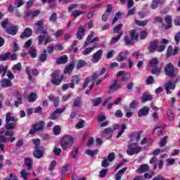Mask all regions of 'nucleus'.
<instances>
[{"mask_svg":"<svg viewBox=\"0 0 180 180\" xmlns=\"http://www.w3.org/2000/svg\"><path fill=\"white\" fill-rule=\"evenodd\" d=\"M44 129V122H39L33 125V129L30 130V134H36L37 131H41Z\"/></svg>","mask_w":180,"mask_h":180,"instance_id":"nucleus-4","label":"nucleus"},{"mask_svg":"<svg viewBox=\"0 0 180 180\" xmlns=\"http://www.w3.org/2000/svg\"><path fill=\"white\" fill-rule=\"evenodd\" d=\"M35 25L38 26L36 30V33H40V32L42 30L44 27L43 25H44V22H43L42 20H38L36 22Z\"/></svg>","mask_w":180,"mask_h":180,"instance_id":"nucleus-34","label":"nucleus"},{"mask_svg":"<svg viewBox=\"0 0 180 180\" xmlns=\"http://www.w3.org/2000/svg\"><path fill=\"white\" fill-rule=\"evenodd\" d=\"M116 130H120L117 135V139H119L122 136V134L124 133V130H126V125L122 124L119 125L118 124H115L114 125L113 129L112 128H106L104 129L103 133L105 134H110V133H113V131H116Z\"/></svg>","mask_w":180,"mask_h":180,"instance_id":"nucleus-1","label":"nucleus"},{"mask_svg":"<svg viewBox=\"0 0 180 180\" xmlns=\"http://www.w3.org/2000/svg\"><path fill=\"white\" fill-rule=\"evenodd\" d=\"M44 155V150H43V148H38V149H35L34 150V156L35 157V158H43V156Z\"/></svg>","mask_w":180,"mask_h":180,"instance_id":"nucleus-21","label":"nucleus"},{"mask_svg":"<svg viewBox=\"0 0 180 180\" xmlns=\"http://www.w3.org/2000/svg\"><path fill=\"white\" fill-rule=\"evenodd\" d=\"M112 9L113 8L110 4L107 5V8L104 14L102 15V20H103V22H106V20H108V18H109V15L112 13Z\"/></svg>","mask_w":180,"mask_h":180,"instance_id":"nucleus-12","label":"nucleus"},{"mask_svg":"<svg viewBox=\"0 0 180 180\" xmlns=\"http://www.w3.org/2000/svg\"><path fill=\"white\" fill-rule=\"evenodd\" d=\"M75 66V65H74V63L68 65L64 70V73L65 74H70V72H72V70H74Z\"/></svg>","mask_w":180,"mask_h":180,"instance_id":"nucleus-35","label":"nucleus"},{"mask_svg":"<svg viewBox=\"0 0 180 180\" xmlns=\"http://www.w3.org/2000/svg\"><path fill=\"white\" fill-rule=\"evenodd\" d=\"M63 82V75H60L59 73H53L52 74L51 82L53 85L57 86L60 85Z\"/></svg>","mask_w":180,"mask_h":180,"instance_id":"nucleus-6","label":"nucleus"},{"mask_svg":"<svg viewBox=\"0 0 180 180\" xmlns=\"http://www.w3.org/2000/svg\"><path fill=\"white\" fill-rule=\"evenodd\" d=\"M124 41L126 46H133L134 44V39L127 35L124 37Z\"/></svg>","mask_w":180,"mask_h":180,"instance_id":"nucleus-27","label":"nucleus"},{"mask_svg":"<svg viewBox=\"0 0 180 180\" xmlns=\"http://www.w3.org/2000/svg\"><path fill=\"white\" fill-rule=\"evenodd\" d=\"M161 4V1L160 0H153L150 5L151 9H157L158 8V5Z\"/></svg>","mask_w":180,"mask_h":180,"instance_id":"nucleus-46","label":"nucleus"},{"mask_svg":"<svg viewBox=\"0 0 180 180\" xmlns=\"http://www.w3.org/2000/svg\"><path fill=\"white\" fill-rule=\"evenodd\" d=\"M173 51H174V48H172V46H169L167 48V57H171V56H172Z\"/></svg>","mask_w":180,"mask_h":180,"instance_id":"nucleus-63","label":"nucleus"},{"mask_svg":"<svg viewBox=\"0 0 180 180\" xmlns=\"http://www.w3.org/2000/svg\"><path fill=\"white\" fill-rule=\"evenodd\" d=\"M83 13H84V11H79L78 10H74L72 11V16L73 18H75V19H77V18H78L79 16H81V15H83Z\"/></svg>","mask_w":180,"mask_h":180,"instance_id":"nucleus-48","label":"nucleus"},{"mask_svg":"<svg viewBox=\"0 0 180 180\" xmlns=\"http://www.w3.org/2000/svg\"><path fill=\"white\" fill-rule=\"evenodd\" d=\"M123 27V24H119L118 25L115 26L113 29V33H117L118 34H120V32L123 33V31L122 30Z\"/></svg>","mask_w":180,"mask_h":180,"instance_id":"nucleus-42","label":"nucleus"},{"mask_svg":"<svg viewBox=\"0 0 180 180\" xmlns=\"http://www.w3.org/2000/svg\"><path fill=\"white\" fill-rule=\"evenodd\" d=\"M153 95L145 93L142 96V102L144 103L146 102H148V101H153Z\"/></svg>","mask_w":180,"mask_h":180,"instance_id":"nucleus-30","label":"nucleus"},{"mask_svg":"<svg viewBox=\"0 0 180 180\" xmlns=\"http://www.w3.org/2000/svg\"><path fill=\"white\" fill-rule=\"evenodd\" d=\"M33 33L32 28H26L24 32L21 34L20 38L21 39H27V37H30Z\"/></svg>","mask_w":180,"mask_h":180,"instance_id":"nucleus-19","label":"nucleus"},{"mask_svg":"<svg viewBox=\"0 0 180 180\" xmlns=\"http://www.w3.org/2000/svg\"><path fill=\"white\" fill-rule=\"evenodd\" d=\"M101 166L103 168H108L109 167V160L106 159V158H103V160L102 161Z\"/></svg>","mask_w":180,"mask_h":180,"instance_id":"nucleus-61","label":"nucleus"},{"mask_svg":"<svg viewBox=\"0 0 180 180\" xmlns=\"http://www.w3.org/2000/svg\"><path fill=\"white\" fill-rule=\"evenodd\" d=\"M72 106L73 108H81V106H82V98L81 97L75 98Z\"/></svg>","mask_w":180,"mask_h":180,"instance_id":"nucleus-23","label":"nucleus"},{"mask_svg":"<svg viewBox=\"0 0 180 180\" xmlns=\"http://www.w3.org/2000/svg\"><path fill=\"white\" fill-rule=\"evenodd\" d=\"M53 132L55 136H58L61 133V127L60 125H56L53 128Z\"/></svg>","mask_w":180,"mask_h":180,"instance_id":"nucleus-45","label":"nucleus"},{"mask_svg":"<svg viewBox=\"0 0 180 180\" xmlns=\"http://www.w3.org/2000/svg\"><path fill=\"white\" fill-rule=\"evenodd\" d=\"M0 85L3 88H9V87L12 86V85H13V84H12V82L11 81V79H1L0 81Z\"/></svg>","mask_w":180,"mask_h":180,"instance_id":"nucleus-17","label":"nucleus"},{"mask_svg":"<svg viewBox=\"0 0 180 180\" xmlns=\"http://www.w3.org/2000/svg\"><path fill=\"white\" fill-rule=\"evenodd\" d=\"M47 60V50L44 49L43 53L39 56V61L44 63Z\"/></svg>","mask_w":180,"mask_h":180,"instance_id":"nucleus-36","label":"nucleus"},{"mask_svg":"<svg viewBox=\"0 0 180 180\" xmlns=\"http://www.w3.org/2000/svg\"><path fill=\"white\" fill-rule=\"evenodd\" d=\"M30 54L32 58H36L37 57V49L36 48L32 46L30 49Z\"/></svg>","mask_w":180,"mask_h":180,"instance_id":"nucleus-41","label":"nucleus"},{"mask_svg":"<svg viewBox=\"0 0 180 180\" xmlns=\"http://www.w3.org/2000/svg\"><path fill=\"white\" fill-rule=\"evenodd\" d=\"M165 72L168 77L175 76V68L172 63L167 64L165 68Z\"/></svg>","mask_w":180,"mask_h":180,"instance_id":"nucleus-7","label":"nucleus"},{"mask_svg":"<svg viewBox=\"0 0 180 180\" xmlns=\"http://www.w3.org/2000/svg\"><path fill=\"white\" fill-rule=\"evenodd\" d=\"M48 98L49 99V101H51L52 102H53L54 106L56 107L58 106V103L60 102V98L55 96L53 94H51L48 96Z\"/></svg>","mask_w":180,"mask_h":180,"instance_id":"nucleus-24","label":"nucleus"},{"mask_svg":"<svg viewBox=\"0 0 180 180\" xmlns=\"http://www.w3.org/2000/svg\"><path fill=\"white\" fill-rule=\"evenodd\" d=\"M57 19H58V18L57 17V13H52L49 17V20L52 23H57Z\"/></svg>","mask_w":180,"mask_h":180,"instance_id":"nucleus-50","label":"nucleus"},{"mask_svg":"<svg viewBox=\"0 0 180 180\" xmlns=\"http://www.w3.org/2000/svg\"><path fill=\"white\" fill-rule=\"evenodd\" d=\"M160 44V41L158 40L155 39L154 41L150 42V45L148 47V50L150 53H154L158 47V45Z\"/></svg>","mask_w":180,"mask_h":180,"instance_id":"nucleus-16","label":"nucleus"},{"mask_svg":"<svg viewBox=\"0 0 180 180\" xmlns=\"http://www.w3.org/2000/svg\"><path fill=\"white\" fill-rule=\"evenodd\" d=\"M127 148L128 155H135L141 153V148L138 146L137 143L128 142Z\"/></svg>","mask_w":180,"mask_h":180,"instance_id":"nucleus-2","label":"nucleus"},{"mask_svg":"<svg viewBox=\"0 0 180 180\" xmlns=\"http://www.w3.org/2000/svg\"><path fill=\"white\" fill-rule=\"evenodd\" d=\"M8 34H11V36H15L18 33V27L12 26L8 27L6 30Z\"/></svg>","mask_w":180,"mask_h":180,"instance_id":"nucleus-25","label":"nucleus"},{"mask_svg":"<svg viewBox=\"0 0 180 180\" xmlns=\"http://www.w3.org/2000/svg\"><path fill=\"white\" fill-rule=\"evenodd\" d=\"M86 153L87 155H91L92 157L93 155H96V154H98V150H87Z\"/></svg>","mask_w":180,"mask_h":180,"instance_id":"nucleus-62","label":"nucleus"},{"mask_svg":"<svg viewBox=\"0 0 180 180\" xmlns=\"http://www.w3.org/2000/svg\"><path fill=\"white\" fill-rule=\"evenodd\" d=\"M122 36H123V32H120V34H118L117 37L112 38L110 41L111 44H116V43L120 40Z\"/></svg>","mask_w":180,"mask_h":180,"instance_id":"nucleus-44","label":"nucleus"},{"mask_svg":"<svg viewBox=\"0 0 180 180\" xmlns=\"http://www.w3.org/2000/svg\"><path fill=\"white\" fill-rule=\"evenodd\" d=\"M5 127L6 130H15L16 129V124L13 122H6Z\"/></svg>","mask_w":180,"mask_h":180,"instance_id":"nucleus-33","label":"nucleus"},{"mask_svg":"<svg viewBox=\"0 0 180 180\" xmlns=\"http://www.w3.org/2000/svg\"><path fill=\"white\" fill-rule=\"evenodd\" d=\"M6 122L18 123V119H16L11 112H7L6 115Z\"/></svg>","mask_w":180,"mask_h":180,"instance_id":"nucleus-20","label":"nucleus"},{"mask_svg":"<svg viewBox=\"0 0 180 180\" xmlns=\"http://www.w3.org/2000/svg\"><path fill=\"white\" fill-rule=\"evenodd\" d=\"M68 88H74V83L65 84H63L62 86V89L63 91H67Z\"/></svg>","mask_w":180,"mask_h":180,"instance_id":"nucleus-58","label":"nucleus"},{"mask_svg":"<svg viewBox=\"0 0 180 180\" xmlns=\"http://www.w3.org/2000/svg\"><path fill=\"white\" fill-rule=\"evenodd\" d=\"M141 134H143V131H136L131 134L129 143H137L140 141V140H141Z\"/></svg>","mask_w":180,"mask_h":180,"instance_id":"nucleus-5","label":"nucleus"},{"mask_svg":"<svg viewBox=\"0 0 180 180\" xmlns=\"http://www.w3.org/2000/svg\"><path fill=\"white\" fill-rule=\"evenodd\" d=\"M165 22L167 23V25L165 27L166 30H169L172 27V17L167 15L165 18Z\"/></svg>","mask_w":180,"mask_h":180,"instance_id":"nucleus-26","label":"nucleus"},{"mask_svg":"<svg viewBox=\"0 0 180 180\" xmlns=\"http://www.w3.org/2000/svg\"><path fill=\"white\" fill-rule=\"evenodd\" d=\"M92 103H94V106H98L99 103H102V98L98 97L96 98H94L91 100Z\"/></svg>","mask_w":180,"mask_h":180,"instance_id":"nucleus-51","label":"nucleus"},{"mask_svg":"<svg viewBox=\"0 0 180 180\" xmlns=\"http://www.w3.org/2000/svg\"><path fill=\"white\" fill-rule=\"evenodd\" d=\"M127 56H129V51L120 52L117 57V61H118V63H122V61H124V60L127 58Z\"/></svg>","mask_w":180,"mask_h":180,"instance_id":"nucleus-13","label":"nucleus"},{"mask_svg":"<svg viewBox=\"0 0 180 180\" xmlns=\"http://www.w3.org/2000/svg\"><path fill=\"white\" fill-rule=\"evenodd\" d=\"M17 100L15 101V105L16 108L19 106V105H22V95L19 93L17 94L16 96Z\"/></svg>","mask_w":180,"mask_h":180,"instance_id":"nucleus-43","label":"nucleus"},{"mask_svg":"<svg viewBox=\"0 0 180 180\" xmlns=\"http://www.w3.org/2000/svg\"><path fill=\"white\" fill-rule=\"evenodd\" d=\"M148 165L145 164L140 166V167L138 169L139 174H143V172H147L149 169Z\"/></svg>","mask_w":180,"mask_h":180,"instance_id":"nucleus-31","label":"nucleus"},{"mask_svg":"<svg viewBox=\"0 0 180 180\" xmlns=\"http://www.w3.org/2000/svg\"><path fill=\"white\" fill-rule=\"evenodd\" d=\"M13 129H9L8 131H5V129H1L0 131H3V136L5 137V136H8L10 137H12L14 134V131H13Z\"/></svg>","mask_w":180,"mask_h":180,"instance_id":"nucleus-39","label":"nucleus"},{"mask_svg":"<svg viewBox=\"0 0 180 180\" xmlns=\"http://www.w3.org/2000/svg\"><path fill=\"white\" fill-rule=\"evenodd\" d=\"M115 158H116V156L115 155V153H110L108 155L107 160H108L109 162H112L115 161Z\"/></svg>","mask_w":180,"mask_h":180,"instance_id":"nucleus-57","label":"nucleus"},{"mask_svg":"<svg viewBox=\"0 0 180 180\" xmlns=\"http://www.w3.org/2000/svg\"><path fill=\"white\" fill-rule=\"evenodd\" d=\"M65 110V107L63 108H58L53 112L49 116V119L51 120H56L61 113H63Z\"/></svg>","mask_w":180,"mask_h":180,"instance_id":"nucleus-10","label":"nucleus"},{"mask_svg":"<svg viewBox=\"0 0 180 180\" xmlns=\"http://www.w3.org/2000/svg\"><path fill=\"white\" fill-rule=\"evenodd\" d=\"M150 112V108L143 107L138 111L139 117H143V116H147Z\"/></svg>","mask_w":180,"mask_h":180,"instance_id":"nucleus-18","label":"nucleus"},{"mask_svg":"<svg viewBox=\"0 0 180 180\" xmlns=\"http://www.w3.org/2000/svg\"><path fill=\"white\" fill-rule=\"evenodd\" d=\"M33 143L34 144L35 150L40 148V139H34Z\"/></svg>","mask_w":180,"mask_h":180,"instance_id":"nucleus-60","label":"nucleus"},{"mask_svg":"<svg viewBox=\"0 0 180 180\" xmlns=\"http://www.w3.org/2000/svg\"><path fill=\"white\" fill-rule=\"evenodd\" d=\"M103 55V50L99 49L97 52L93 54L91 58V61L94 64L99 63L101 58H102V56Z\"/></svg>","mask_w":180,"mask_h":180,"instance_id":"nucleus-9","label":"nucleus"},{"mask_svg":"<svg viewBox=\"0 0 180 180\" xmlns=\"http://www.w3.org/2000/svg\"><path fill=\"white\" fill-rule=\"evenodd\" d=\"M73 144L74 138L70 135L65 136L60 141V146L62 147L63 150H67V148L72 147Z\"/></svg>","mask_w":180,"mask_h":180,"instance_id":"nucleus-3","label":"nucleus"},{"mask_svg":"<svg viewBox=\"0 0 180 180\" xmlns=\"http://www.w3.org/2000/svg\"><path fill=\"white\" fill-rule=\"evenodd\" d=\"M176 86V84H175V82H173L172 81L167 82L166 84H165V88L167 91V94H171L169 90L172 89V91H174Z\"/></svg>","mask_w":180,"mask_h":180,"instance_id":"nucleus-15","label":"nucleus"},{"mask_svg":"<svg viewBox=\"0 0 180 180\" xmlns=\"http://www.w3.org/2000/svg\"><path fill=\"white\" fill-rule=\"evenodd\" d=\"M85 65H86V61L84 60H79L77 61L76 68L77 70H81V68H83V67H85Z\"/></svg>","mask_w":180,"mask_h":180,"instance_id":"nucleus-37","label":"nucleus"},{"mask_svg":"<svg viewBox=\"0 0 180 180\" xmlns=\"http://www.w3.org/2000/svg\"><path fill=\"white\" fill-rule=\"evenodd\" d=\"M130 37L134 40H137L139 39V34L136 33V30H132L130 31Z\"/></svg>","mask_w":180,"mask_h":180,"instance_id":"nucleus-53","label":"nucleus"},{"mask_svg":"<svg viewBox=\"0 0 180 180\" xmlns=\"http://www.w3.org/2000/svg\"><path fill=\"white\" fill-rule=\"evenodd\" d=\"M153 110H154V112L152 114V117L153 119V120H158V108L156 106L153 107Z\"/></svg>","mask_w":180,"mask_h":180,"instance_id":"nucleus-38","label":"nucleus"},{"mask_svg":"<svg viewBox=\"0 0 180 180\" xmlns=\"http://www.w3.org/2000/svg\"><path fill=\"white\" fill-rule=\"evenodd\" d=\"M11 56L10 52H7L4 54H2L0 56V61H6L8 58H9V56Z\"/></svg>","mask_w":180,"mask_h":180,"instance_id":"nucleus-52","label":"nucleus"},{"mask_svg":"<svg viewBox=\"0 0 180 180\" xmlns=\"http://www.w3.org/2000/svg\"><path fill=\"white\" fill-rule=\"evenodd\" d=\"M78 151L79 148H75V150H73L71 153L72 158H74L75 160L77 159V157L78 156Z\"/></svg>","mask_w":180,"mask_h":180,"instance_id":"nucleus-59","label":"nucleus"},{"mask_svg":"<svg viewBox=\"0 0 180 180\" xmlns=\"http://www.w3.org/2000/svg\"><path fill=\"white\" fill-rule=\"evenodd\" d=\"M134 22H135L136 25H137L138 26H142V27L146 26V25L148 23V20H145L143 21L135 20Z\"/></svg>","mask_w":180,"mask_h":180,"instance_id":"nucleus-49","label":"nucleus"},{"mask_svg":"<svg viewBox=\"0 0 180 180\" xmlns=\"http://www.w3.org/2000/svg\"><path fill=\"white\" fill-rule=\"evenodd\" d=\"M36 99H37V95H36V94H31L28 96L29 102H34Z\"/></svg>","mask_w":180,"mask_h":180,"instance_id":"nucleus-56","label":"nucleus"},{"mask_svg":"<svg viewBox=\"0 0 180 180\" xmlns=\"http://www.w3.org/2000/svg\"><path fill=\"white\" fill-rule=\"evenodd\" d=\"M174 40L176 41V44H179V40H180V32H177L174 35Z\"/></svg>","mask_w":180,"mask_h":180,"instance_id":"nucleus-64","label":"nucleus"},{"mask_svg":"<svg viewBox=\"0 0 180 180\" xmlns=\"http://www.w3.org/2000/svg\"><path fill=\"white\" fill-rule=\"evenodd\" d=\"M22 178L24 180H27V178L29 177V176L30 175V173L26 172L25 169H22L20 172Z\"/></svg>","mask_w":180,"mask_h":180,"instance_id":"nucleus-47","label":"nucleus"},{"mask_svg":"<svg viewBox=\"0 0 180 180\" xmlns=\"http://www.w3.org/2000/svg\"><path fill=\"white\" fill-rule=\"evenodd\" d=\"M150 64L153 68L157 67V65H158V58H152L151 60L150 61Z\"/></svg>","mask_w":180,"mask_h":180,"instance_id":"nucleus-54","label":"nucleus"},{"mask_svg":"<svg viewBox=\"0 0 180 180\" xmlns=\"http://www.w3.org/2000/svg\"><path fill=\"white\" fill-rule=\"evenodd\" d=\"M5 140H6V138L4 136V131H0V150H1L5 148V145H4Z\"/></svg>","mask_w":180,"mask_h":180,"instance_id":"nucleus-32","label":"nucleus"},{"mask_svg":"<svg viewBox=\"0 0 180 180\" xmlns=\"http://www.w3.org/2000/svg\"><path fill=\"white\" fill-rule=\"evenodd\" d=\"M6 71H8V68L5 67V66H0V74L1 75L2 78H4V77H5L6 74Z\"/></svg>","mask_w":180,"mask_h":180,"instance_id":"nucleus-55","label":"nucleus"},{"mask_svg":"<svg viewBox=\"0 0 180 180\" xmlns=\"http://www.w3.org/2000/svg\"><path fill=\"white\" fill-rule=\"evenodd\" d=\"M25 165H26L27 169L28 171L33 169V159L30 158H26L25 159Z\"/></svg>","mask_w":180,"mask_h":180,"instance_id":"nucleus-22","label":"nucleus"},{"mask_svg":"<svg viewBox=\"0 0 180 180\" xmlns=\"http://www.w3.org/2000/svg\"><path fill=\"white\" fill-rule=\"evenodd\" d=\"M95 49H98L97 45H95L90 48H86L82 52L83 56H88V54H91V53H92V51H94Z\"/></svg>","mask_w":180,"mask_h":180,"instance_id":"nucleus-29","label":"nucleus"},{"mask_svg":"<svg viewBox=\"0 0 180 180\" xmlns=\"http://www.w3.org/2000/svg\"><path fill=\"white\" fill-rule=\"evenodd\" d=\"M84 36H85V28L82 25H80L77 30L76 37L78 40H82Z\"/></svg>","mask_w":180,"mask_h":180,"instance_id":"nucleus-14","label":"nucleus"},{"mask_svg":"<svg viewBox=\"0 0 180 180\" xmlns=\"http://www.w3.org/2000/svg\"><path fill=\"white\" fill-rule=\"evenodd\" d=\"M40 15V11L36 10L34 11H27L26 13V16L28 18H36Z\"/></svg>","mask_w":180,"mask_h":180,"instance_id":"nucleus-28","label":"nucleus"},{"mask_svg":"<svg viewBox=\"0 0 180 180\" xmlns=\"http://www.w3.org/2000/svg\"><path fill=\"white\" fill-rule=\"evenodd\" d=\"M68 61V57L63 56L56 60L57 64H65Z\"/></svg>","mask_w":180,"mask_h":180,"instance_id":"nucleus-40","label":"nucleus"},{"mask_svg":"<svg viewBox=\"0 0 180 180\" xmlns=\"http://www.w3.org/2000/svg\"><path fill=\"white\" fill-rule=\"evenodd\" d=\"M95 32H91V34L87 37L86 41L84 42V47H88L91 43H96V41H99V37H95Z\"/></svg>","mask_w":180,"mask_h":180,"instance_id":"nucleus-8","label":"nucleus"},{"mask_svg":"<svg viewBox=\"0 0 180 180\" xmlns=\"http://www.w3.org/2000/svg\"><path fill=\"white\" fill-rule=\"evenodd\" d=\"M122 86V83L117 82V79H114L110 84L109 88L110 91H117V89H120Z\"/></svg>","mask_w":180,"mask_h":180,"instance_id":"nucleus-11","label":"nucleus"}]
</instances>
